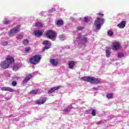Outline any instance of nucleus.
<instances>
[{"label": "nucleus", "instance_id": "obj_37", "mask_svg": "<svg viewBox=\"0 0 129 129\" xmlns=\"http://www.w3.org/2000/svg\"><path fill=\"white\" fill-rule=\"evenodd\" d=\"M59 39H62V38H65V35L64 34L59 35Z\"/></svg>", "mask_w": 129, "mask_h": 129}, {"label": "nucleus", "instance_id": "obj_18", "mask_svg": "<svg viewBox=\"0 0 129 129\" xmlns=\"http://www.w3.org/2000/svg\"><path fill=\"white\" fill-rule=\"evenodd\" d=\"M110 55H111V52L110 50L109 47H106V56L107 58H109V57H110Z\"/></svg>", "mask_w": 129, "mask_h": 129}, {"label": "nucleus", "instance_id": "obj_9", "mask_svg": "<svg viewBox=\"0 0 129 129\" xmlns=\"http://www.w3.org/2000/svg\"><path fill=\"white\" fill-rule=\"evenodd\" d=\"M6 61L9 65H11V64H13V63L15 62V58L13 56L8 55L7 57L6 58Z\"/></svg>", "mask_w": 129, "mask_h": 129}, {"label": "nucleus", "instance_id": "obj_39", "mask_svg": "<svg viewBox=\"0 0 129 129\" xmlns=\"http://www.w3.org/2000/svg\"><path fill=\"white\" fill-rule=\"evenodd\" d=\"M71 20H72V22H75V18L72 17V18H71Z\"/></svg>", "mask_w": 129, "mask_h": 129}, {"label": "nucleus", "instance_id": "obj_23", "mask_svg": "<svg viewBox=\"0 0 129 129\" xmlns=\"http://www.w3.org/2000/svg\"><path fill=\"white\" fill-rule=\"evenodd\" d=\"M35 27H37V28H43V24L41 23L37 22L35 23Z\"/></svg>", "mask_w": 129, "mask_h": 129}, {"label": "nucleus", "instance_id": "obj_34", "mask_svg": "<svg viewBox=\"0 0 129 129\" xmlns=\"http://www.w3.org/2000/svg\"><path fill=\"white\" fill-rule=\"evenodd\" d=\"M84 21L86 23H88V22H89V19H88V18L87 17H85Z\"/></svg>", "mask_w": 129, "mask_h": 129}, {"label": "nucleus", "instance_id": "obj_14", "mask_svg": "<svg viewBox=\"0 0 129 129\" xmlns=\"http://www.w3.org/2000/svg\"><path fill=\"white\" fill-rule=\"evenodd\" d=\"M125 25H126V21H122L117 25V27L119 29H123L125 27Z\"/></svg>", "mask_w": 129, "mask_h": 129}, {"label": "nucleus", "instance_id": "obj_1", "mask_svg": "<svg viewBox=\"0 0 129 129\" xmlns=\"http://www.w3.org/2000/svg\"><path fill=\"white\" fill-rule=\"evenodd\" d=\"M97 16H100L101 18L97 17L94 22V25L96 26V30H100L101 28V26L103 24V22L104 21V19L101 18L102 17L104 16L103 14L102 13H98L97 14Z\"/></svg>", "mask_w": 129, "mask_h": 129}, {"label": "nucleus", "instance_id": "obj_17", "mask_svg": "<svg viewBox=\"0 0 129 129\" xmlns=\"http://www.w3.org/2000/svg\"><path fill=\"white\" fill-rule=\"evenodd\" d=\"M75 66V61L74 60H71L69 62V66L70 69H73Z\"/></svg>", "mask_w": 129, "mask_h": 129}, {"label": "nucleus", "instance_id": "obj_12", "mask_svg": "<svg viewBox=\"0 0 129 129\" xmlns=\"http://www.w3.org/2000/svg\"><path fill=\"white\" fill-rule=\"evenodd\" d=\"M60 88H61V86H58L57 87H53L50 88V89L49 90H48V94H51V93H54V92H55V91H56V90H58V89H60Z\"/></svg>", "mask_w": 129, "mask_h": 129}, {"label": "nucleus", "instance_id": "obj_24", "mask_svg": "<svg viewBox=\"0 0 129 129\" xmlns=\"http://www.w3.org/2000/svg\"><path fill=\"white\" fill-rule=\"evenodd\" d=\"M90 111H91V114H92V116H95L96 115V110L91 109Z\"/></svg>", "mask_w": 129, "mask_h": 129}, {"label": "nucleus", "instance_id": "obj_31", "mask_svg": "<svg viewBox=\"0 0 129 129\" xmlns=\"http://www.w3.org/2000/svg\"><path fill=\"white\" fill-rule=\"evenodd\" d=\"M31 50V47H27L25 48V52H29Z\"/></svg>", "mask_w": 129, "mask_h": 129}, {"label": "nucleus", "instance_id": "obj_15", "mask_svg": "<svg viewBox=\"0 0 129 129\" xmlns=\"http://www.w3.org/2000/svg\"><path fill=\"white\" fill-rule=\"evenodd\" d=\"M50 63L52 64V66L55 67V66H57V65L59 64V61L57 60V59H50Z\"/></svg>", "mask_w": 129, "mask_h": 129}, {"label": "nucleus", "instance_id": "obj_8", "mask_svg": "<svg viewBox=\"0 0 129 129\" xmlns=\"http://www.w3.org/2000/svg\"><path fill=\"white\" fill-rule=\"evenodd\" d=\"M33 77V75L29 74L27 76L25 77L24 79L23 80L22 83L23 84H26V83H28V81H30L32 78Z\"/></svg>", "mask_w": 129, "mask_h": 129}, {"label": "nucleus", "instance_id": "obj_20", "mask_svg": "<svg viewBox=\"0 0 129 129\" xmlns=\"http://www.w3.org/2000/svg\"><path fill=\"white\" fill-rule=\"evenodd\" d=\"M63 24H64V22L62 20H58L56 22V25L58 26H62V25H63Z\"/></svg>", "mask_w": 129, "mask_h": 129}, {"label": "nucleus", "instance_id": "obj_4", "mask_svg": "<svg viewBox=\"0 0 129 129\" xmlns=\"http://www.w3.org/2000/svg\"><path fill=\"white\" fill-rule=\"evenodd\" d=\"M46 36L47 37L48 39L53 40V39L56 37V34L53 30H48L46 33Z\"/></svg>", "mask_w": 129, "mask_h": 129}, {"label": "nucleus", "instance_id": "obj_36", "mask_svg": "<svg viewBox=\"0 0 129 129\" xmlns=\"http://www.w3.org/2000/svg\"><path fill=\"white\" fill-rule=\"evenodd\" d=\"M10 23H11L10 21H6L4 22L5 25H9V24H10Z\"/></svg>", "mask_w": 129, "mask_h": 129}, {"label": "nucleus", "instance_id": "obj_10", "mask_svg": "<svg viewBox=\"0 0 129 129\" xmlns=\"http://www.w3.org/2000/svg\"><path fill=\"white\" fill-rule=\"evenodd\" d=\"M10 65L8 62L6 61H4L1 62L0 66L3 69H8L10 67Z\"/></svg>", "mask_w": 129, "mask_h": 129}, {"label": "nucleus", "instance_id": "obj_13", "mask_svg": "<svg viewBox=\"0 0 129 129\" xmlns=\"http://www.w3.org/2000/svg\"><path fill=\"white\" fill-rule=\"evenodd\" d=\"M2 91H9L10 92H14V89L10 87H3L1 88Z\"/></svg>", "mask_w": 129, "mask_h": 129}, {"label": "nucleus", "instance_id": "obj_21", "mask_svg": "<svg viewBox=\"0 0 129 129\" xmlns=\"http://www.w3.org/2000/svg\"><path fill=\"white\" fill-rule=\"evenodd\" d=\"M87 42H88L87 37H84L82 39V44H86V43H87Z\"/></svg>", "mask_w": 129, "mask_h": 129}, {"label": "nucleus", "instance_id": "obj_5", "mask_svg": "<svg viewBox=\"0 0 129 129\" xmlns=\"http://www.w3.org/2000/svg\"><path fill=\"white\" fill-rule=\"evenodd\" d=\"M94 79V77H83L81 78V80L82 81H87V82H89L91 84L93 83V80Z\"/></svg>", "mask_w": 129, "mask_h": 129}, {"label": "nucleus", "instance_id": "obj_30", "mask_svg": "<svg viewBox=\"0 0 129 129\" xmlns=\"http://www.w3.org/2000/svg\"><path fill=\"white\" fill-rule=\"evenodd\" d=\"M71 110L70 108L68 107L67 108H64V109L63 110V111H64L65 112H69Z\"/></svg>", "mask_w": 129, "mask_h": 129}, {"label": "nucleus", "instance_id": "obj_27", "mask_svg": "<svg viewBox=\"0 0 129 129\" xmlns=\"http://www.w3.org/2000/svg\"><path fill=\"white\" fill-rule=\"evenodd\" d=\"M38 90H33L31 91L30 93V94H37L38 93Z\"/></svg>", "mask_w": 129, "mask_h": 129}, {"label": "nucleus", "instance_id": "obj_3", "mask_svg": "<svg viewBox=\"0 0 129 129\" xmlns=\"http://www.w3.org/2000/svg\"><path fill=\"white\" fill-rule=\"evenodd\" d=\"M20 26H17L14 28L11 29L9 32L8 35L10 37H14L16 34H18L21 31V29L20 28Z\"/></svg>", "mask_w": 129, "mask_h": 129}, {"label": "nucleus", "instance_id": "obj_25", "mask_svg": "<svg viewBox=\"0 0 129 129\" xmlns=\"http://www.w3.org/2000/svg\"><path fill=\"white\" fill-rule=\"evenodd\" d=\"M23 38H24V36H23L22 34H20L16 37L17 40H22Z\"/></svg>", "mask_w": 129, "mask_h": 129}, {"label": "nucleus", "instance_id": "obj_16", "mask_svg": "<svg viewBox=\"0 0 129 129\" xmlns=\"http://www.w3.org/2000/svg\"><path fill=\"white\" fill-rule=\"evenodd\" d=\"M34 35L38 36L39 37H41V36L43 35V32L41 31V30H38L34 31Z\"/></svg>", "mask_w": 129, "mask_h": 129}, {"label": "nucleus", "instance_id": "obj_38", "mask_svg": "<svg viewBox=\"0 0 129 129\" xmlns=\"http://www.w3.org/2000/svg\"><path fill=\"white\" fill-rule=\"evenodd\" d=\"M8 45V42L7 41H4L3 42V46H7Z\"/></svg>", "mask_w": 129, "mask_h": 129}, {"label": "nucleus", "instance_id": "obj_28", "mask_svg": "<svg viewBox=\"0 0 129 129\" xmlns=\"http://www.w3.org/2000/svg\"><path fill=\"white\" fill-rule=\"evenodd\" d=\"M113 96V95L111 93L110 94H107L106 95V97L108 98L109 99H111L112 98V97Z\"/></svg>", "mask_w": 129, "mask_h": 129}, {"label": "nucleus", "instance_id": "obj_22", "mask_svg": "<svg viewBox=\"0 0 129 129\" xmlns=\"http://www.w3.org/2000/svg\"><path fill=\"white\" fill-rule=\"evenodd\" d=\"M13 71H18L19 70V64H15L13 67Z\"/></svg>", "mask_w": 129, "mask_h": 129}, {"label": "nucleus", "instance_id": "obj_7", "mask_svg": "<svg viewBox=\"0 0 129 129\" xmlns=\"http://www.w3.org/2000/svg\"><path fill=\"white\" fill-rule=\"evenodd\" d=\"M46 101H47V97H44L41 98V99H40L39 100H37L36 101V104L41 105L42 104H44V103H45V102H46Z\"/></svg>", "mask_w": 129, "mask_h": 129}, {"label": "nucleus", "instance_id": "obj_2", "mask_svg": "<svg viewBox=\"0 0 129 129\" xmlns=\"http://www.w3.org/2000/svg\"><path fill=\"white\" fill-rule=\"evenodd\" d=\"M42 57L40 55H35L33 56L32 57L29 59V61L31 64L33 65H37L40 61H41V59Z\"/></svg>", "mask_w": 129, "mask_h": 129}, {"label": "nucleus", "instance_id": "obj_33", "mask_svg": "<svg viewBox=\"0 0 129 129\" xmlns=\"http://www.w3.org/2000/svg\"><path fill=\"white\" fill-rule=\"evenodd\" d=\"M12 86H14V87L17 86V82L16 81L12 82Z\"/></svg>", "mask_w": 129, "mask_h": 129}, {"label": "nucleus", "instance_id": "obj_11", "mask_svg": "<svg viewBox=\"0 0 129 129\" xmlns=\"http://www.w3.org/2000/svg\"><path fill=\"white\" fill-rule=\"evenodd\" d=\"M113 50H115V51H117V50H119L120 48V44L117 42H115L113 43Z\"/></svg>", "mask_w": 129, "mask_h": 129}, {"label": "nucleus", "instance_id": "obj_40", "mask_svg": "<svg viewBox=\"0 0 129 129\" xmlns=\"http://www.w3.org/2000/svg\"><path fill=\"white\" fill-rule=\"evenodd\" d=\"M94 90H97V88H93Z\"/></svg>", "mask_w": 129, "mask_h": 129}, {"label": "nucleus", "instance_id": "obj_19", "mask_svg": "<svg viewBox=\"0 0 129 129\" xmlns=\"http://www.w3.org/2000/svg\"><path fill=\"white\" fill-rule=\"evenodd\" d=\"M101 82V80L100 79H96L95 78H94V80L93 81V84H99Z\"/></svg>", "mask_w": 129, "mask_h": 129}, {"label": "nucleus", "instance_id": "obj_35", "mask_svg": "<svg viewBox=\"0 0 129 129\" xmlns=\"http://www.w3.org/2000/svg\"><path fill=\"white\" fill-rule=\"evenodd\" d=\"M78 31H82V30H83L84 29V27H78L77 28Z\"/></svg>", "mask_w": 129, "mask_h": 129}, {"label": "nucleus", "instance_id": "obj_6", "mask_svg": "<svg viewBox=\"0 0 129 129\" xmlns=\"http://www.w3.org/2000/svg\"><path fill=\"white\" fill-rule=\"evenodd\" d=\"M42 44L45 46L43 48V50L44 51L51 48V42H49L48 40H43V41L42 42Z\"/></svg>", "mask_w": 129, "mask_h": 129}, {"label": "nucleus", "instance_id": "obj_29", "mask_svg": "<svg viewBox=\"0 0 129 129\" xmlns=\"http://www.w3.org/2000/svg\"><path fill=\"white\" fill-rule=\"evenodd\" d=\"M107 34H108V36H109L110 37L113 35V32L111 30H109L107 32Z\"/></svg>", "mask_w": 129, "mask_h": 129}, {"label": "nucleus", "instance_id": "obj_26", "mask_svg": "<svg viewBox=\"0 0 129 129\" xmlns=\"http://www.w3.org/2000/svg\"><path fill=\"white\" fill-rule=\"evenodd\" d=\"M23 44L24 45V46H26V45H28L29 44V40L24 39L23 41Z\"/></svg>", "mask_w": 129, "mask_h": 129}, {"label": "nucleus", "instance_id": "obj_32", "mask_svg": "<svg viewBox=\"0 0 129 129\" xmlns=\"http://www.w3.org/2000/svg\"><path fill=\"white\" fill-rule=\"evenodd\" d=\"M123 53H118V58H122V57H123Z\"/></svg>", "mask_w": 129, "mask_h": 129}]
</instances>
